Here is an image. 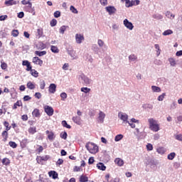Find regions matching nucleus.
I'll use <instances>...</instances> for the list:
<instances>
[{
  "mask_svg": "<svg viewBox=\"0 0 182 182\" xmlns=\"http://www.w3.org/2000/svg\"><path fill=\"white\" fill-rule=\"evenodd\" d=\"M31 75L32 76H33L34 77H38V76H39V73H38V71H36V70H31Z\"/></svg>",
  "mask_w": 182,
  "mask_h": 182,
  "instance_id": "35",
  "label": "nucleus"
},
{
  "mask_svg": "<svg viewBox=\"0 0 182 182\" xmlns=\"http://www.w3.org/2000/svg\"><path fill=\"white\" fill-rule=\"evenodd\" d=\"M73 122H74V123H75L76 124H78V126H80L82 124V119L80 118V117H73L72 119Z\"/></svg>",
  "mask_w": 182,
  "mask_h": 182,
  "instance_id": "13",
  "label": "nucleus"
},
{
  "mask_svg": "<svg viewBox=\"0 0 182 182\" xmlns=\"http://www.w3.org/2000/svg\"><path fill=\"white\" fill-rule=\"evenodd\" d=\"M21 106H22V101H17L16 103H14L13 109L15 110L18 109V107H21Z\"/></svg>",
  "mask_w": 182,
  "mask_h": 182,
  "instance_id": "25",
  "label": "nucleus"
},
{
  "mask_svg": "<svg viewBox=\"0 0 182 182\" xmlns=\"http://www.w3.org/2000/svg\"><path fill=\"white\" fill-rule=\"evenodd\" d=\"M149 123V129L152 130V132H159L160 130V127L157 124V121H156L153 118H150L148 119Z\"/></svg>",
  "mask_w": 182,
  "mask_h": 182,
  "instance_id": "2",
  "label": "nucleus"
},
{
  "mask_svg": "<svg viewBox=\"0 0 182 182\" xmlns=\"http://www.w3.org/2000/svg\"><path fill=\"white\" fill-rule=\"evenodd\" d=\"M75 41L77 43L80 44L82 43V41H85V37L82 36V34L77 33L75 35Z\"/></svg>",
  "mask_w": 182,
  "mask_h": 182,
  "instance_id": "11",
  "label": "nucleus"
},
{
  "mask_svg": "<svg viewBox=\"0 0 182 182\" xmlns=\"http://www.w3.org/2000/svg\"><path fill=\"white\" fill-rule=\"evenodd\" d=\"M60 97H61L62 100H65V99H66V97H68V94H66V92H62L60 94Z\"/></svg>",
  "mask_w": 182,
  "mask_h": 182,
  "instance_id": "59",
  "label": "nucleus"
},
{
  "mask_svg": "<svg viewBox=\"0 0 182 182\" xmlns=\"http://www.w3.org/2000/svg\"><path fill=\"white\" fill-rule=\"evenodd\" d=\"M164 36H168V35H173V31L168 29L162 33Z\"/></svg>",
  "mask_w": 182,
  "mask_h": 182,
  "instance_id": "30",
  "label": "nucleus"
},
{
  "mask_svg": "<svg viewBox=\"0 0 182 182\" xmlns=\"http://www.w3.org/2000/svg\"><path fill=\"white\" fill-rule=\"evenodd\" d=\"M5 5L7 6H12V5H16V1L14 0H6Z\"/></svg>",
  "mask_w": 182,
  "mask_h": 182,
  "instance_id": "17",
  "label": "nucleus"
},
{
  "mask_svg": "<svg viewBox=\"0 0 182 182\" xmlns=\"http://www.w3.org/2000/svg\"><path fill=\"white\" fill-rule=\"evenodd\" d=\"M124 25L129 31H133V28H134V26H133V23L132 22L129 21V20L127 18H125L124 20Z\"/></svg>",
  "mask_w": 182,
  "mask_h": 182,
  "instance_id": "6",
  "label": "nucleus"
},
{
  "mask_svg": "<svg viewBox=\"0 0 182 182\" xmlns=\"http://www.w3.org/2000/svg\"><path fill=\"white\" fill-rule=\"evenodd\" d=\"M9 145L10 146V147H12V149H16V147H18V144L12 141L9 142Z\"/></svg>",
  "mask_w": 182,
  "mask_h": 182,
  "instance_id": "46",
  "label": "nucleus"
},
{
  "mask_svg": "<svg viewBox=\"0 0 182 182\" xmlns=\"http://www.w3.org/2000/svg\"><path fill=\"white\" fill-rule=\"evenodd\" d=\"M88 181L87 176L85 175H81L80 176V182H87Z\"/></svg>",
  "mask_w": 182,
  "mask_h": 182,
  "instance_id": "34",
  "label": "nucleus"
},
{
  "mask_svg": "<svg viewBox=\"0 0 182 182\" xmlns=\"http://www.w3.org/2000/svg\"><path fill=\"white\" fill-rule=\"evenodd\" d=\"M55 164H56L57 166L63 164V159H59L56 161Z\"/></svg>",
  "mask_w": 182,
  "mask_h": 182,
  "instance_id": "58",
  "label": "nucleus"
},
{
  "mask_svg": "<svg viewBox=\"0 0 182 182\" xmlns=\"http://www.w3.org/2000/svg\"><path fill=\"white\" fill-rule=\"evenodd\" d=\"M70 11H71V12H73V14H78V12H79V11H77V9H76V8H75V6H70Z\"/></svg>",
  "mask_w": 182,
  "mask_h": 182,
  "instance_id": "51",
  "label": "nucleus"
},
{
  "mask_svg": "<svg viewBox=\"0 0 182 182\" xmlns=\"http://www.w3.org/2000/svg\"><path fill=\"white\" fill-rule=\"evenodd\" d=\"M171 109H177V103H176V102H172V104L171 105Z\"/></svg>",
  "mask_w": 182,
  "mask_h": 182,
  "instance_id": "61",
  "label": "nucleus"
},
{
  "mask_svg": "<svg viewBox=\"0 0 182 182\" xmlns=\"http://www.w3.org/2000/svg\"><path fill=\"white\" fill-rule=\"evenodd\" d=\"M36 132V127H30L28 129V133L31 134H35V132Z\"/></svg>",
  "mask_w": 182,
  "mask_h": 182,
  "instance_id": "48",
  "label": "nucleus"
},
{
  "mask_svg": "<svg viewBox=\"0 0 182 182\" xmlns=\"http://www.w3.org/2000/svg\"><path fill=\"white\" fill-rule=\"evenodd\" d=\"M85 147L91 154H96V153L99 151V146L92 142H88L86 144Z\"/></svg>",
  "mask_w": 182,
  "mask_h": 182,
  "instance_id": "1",
  "label": "nucleus"
},
{
  "mask_svg": "<svg viewBox=\"0 0 182 182\" xmlns=\"http://www.w3.org/2000/svg\"><path fill=\"white\" fill-rule=\"evenodd\" d=\"M151 89H152V91L155 93H160V92H161V88L156 85H152Z\"/></svg>",
  "mask_w": 182,
  "mask_h": 182,
  "instance_id": "21",
  "label": "nucleus"
},
{
  "mask_svg": "<svg viewBox=\"0 0 182 182\" xmlns=\"http://www.w3.org/2000/svg\"><path fill=\"white\" fill-rule=\"evenodd\" d=\"M49 155H46L44 156H40V161H48L49 160Z\"/></svg>",
  "mask_w": 182,
  "mask_h": 182,
  "instance_id": "42",
  "label": "nucleus"
},
{
  "mask_svg": "<svg viewBox=\"0 0 182 182\" xmlns=\"http://www.w3.org/2000/svg\"><path fill=\"white\" fill-rule=\"evenodd\" d=\"M105 117H106V114L105 112L100 111L98 116V123H103L105 122Z\"/></svg>",
  "mask_w": 182,
  "mask_h": 182,
  "instance_id": "10",
  "label": "nucleus"
},
{
  "mask_svg": "<svg viewBox=\"0 0 182 182\" xmlns=\"http://www.w3.org/2000/svg\"><path fill=\"white\" fill-rule=\"evenodd\" d=\"M37 33H38V36H39V38H41V36H42V35H43V29H42V28L37 29Z\"/></svg>",
  "mask_w": 182,
  "mask_h": 182,
  "instance_id": "54",
  "label": "nucleus"
},
{
  "mask_svg": "<svg viewBox=\"0 0 182 182\" xmlns=\"http://www.w3.org/2000/svg\"><path fill=\"white\" fill-rule=\"evenodd\" d=\"M27 87L28 89H30V90H33V89H35L36 86H35V84H33V82L29 81L27 83Z\"/></svg>",
  "mask_w": 182,
  "mask_h": 182,
  "instance_id": "27",
  "label": "nucleus"
},
{
  "mask_svg": "<svg viewBox=\"0 0 182 182\" xmlns=\"http://www.w3.org/2000/svg\"><path fill=\"white\" fill-rule=\"evenodd\" d=\"M58 23V21L55 18H53V20L50 21V26L53 27V26H56Z\"/></svg>",
  "mask_w": 182,
  "mask_h": 182,
  "instance_id": "50",
  "label": "nucleus"
},
{
  "mask_svg": "<svg viewBox=\"0 0 182 182\" xmlns=\"http://www.w3.org/2000/svg\"><path fill=\"white\" fill-rule=\"evenodd\" d=\"M54 16H55V18H59V17H60V11H56L54 13Z\"/></svg>",
  "mask_w": 182,
  "mask_h": 182,
  "instance_id": "64",
  "label": "nucleus"
},
{
  "mask_svg": "<svg viewBox=\"0 0 182 182\" xmlns=\"http://www.w3.org/2000/svg\"><path fill=\"white\" fill-rule=\"evenodd\" d=\"M44 111L48 114V116H53V108L49 105L44 107Z\"/></svg>",
  "mask_w": 182,
  "mask_h": 182,
  "instance_id": "5",
  "label": "nucleus"
},
{
  "mask_svg": "<svg viewBox=\"0 0 182 182\" xmlns=\"http://www.w3.org/2000/svg\"><path fill=\"white\" fill-rule=\"evenodd\" d=\"M60 137L61 139H63L64 140H66L68 139V133L66 132H63L60 134Z\"/></svg>",
  "mask_w": 182,
  "mask_h": 182,
  "instance_id": "37",
  "label": "nucleus"
},
{
  "mask_svg": "<svg viewBox=\"0 0 182 182\" xmlns=\"http://www.w3.org/2000/svg\"><path fill=\"white\" fill-rule=\"evenodd\" d=\"M152 18H154V19H158V20H160V19H163V16L161 14H154L152 16Z\"/></svg>",
  "mask_w": 182,
  "mask_h": 182,
  "instance_id": "41",
  "label": "nucleus"
},
{
  "mask_svg": "<svg viewBox=\"0 0 182 182\" xmlns=\"http://www.w3.org/2000/svg\"><path fill=\"white\" fill-rule=\"evenodd\" d=\"M79 81L80 83L84 85V86H87L92 83V80L90 79L87 76H86L85 74H81L79 76Z\"/></svg>",
  "mask_w": 182,
  "mask_h": 182,
  "instance_id": "3",
  "label": "nucleus"
},
{
  "mask_svg": "<svg viewBox=\"0 0 182 182\" xmlns=\"http://www.w3.org/2000/svg\"><path fill=\"white\" fill-rule=\"evenodd\" d=\"M128 58L129 62H134L135 60H137V56L134 54H131Z\"/></svg>",
  "mask_w": 182,
  "mask_h": 182,
  "instance_id": "26",
  "label": "nucleus"
},
{
  "mask_svg": "<svg viewBox=\"0 0 182 182\" xmlns=\"http://www.w3.org/2000/svg\"><path fill=\"white\" fill-rule=\"evenodd\" d=\"M48 176L49 177H52L54 180H56L58 178V173H56L55 171H50L48 172Z\"/></svg>",
  "mask_w": 182,
  "mask_h": 182,
  "instance_id": "14",
  "label": "nucleus"
},
{
  "mask_svg": "<svg viewBox=\"0 0 182 182\" xmlns=\"http://www.w3.org/2000/svg\"><path fill=\"white\" fill-rule=\"evenodd\" d=\"M156 151L159 154H164V153H166V150H164L163 147L158 148Z\"/></svg>",
  "mask_w": 182,
  "mask_h": 182,
  "instance_id": "39",
  "label": "nucleus"
},
{
  "mask_svg": "<svg viewBox=\"0 0 182 182\" xmlns=\"http://www.w3.org/2000/svg\"><path fill=\"white\" fill-rule=\"evenodd\" d=\"M46 134H47L48 139L50 141H53V140H55V137H56V136L55 135V133H53V132L52 131H49V130L46 131Z\"/></svg>",
  "mask_w": 182,
  "mask_h": 182,
  "instance_id": "7",
  "label": "nucleus"
},
{
  "mask_svg": "<svg viewBox=\"0 0 182 182\" xmlns=\"http://www.w3.org/2000/svg\"><path fill=\"white\" fill-rule=\"evenodd\" d=\"M174 157H176V153L172 152L168 155L167 159L168 160H174Z\"/></svg>",
  "mask_w": 182,
  "mask_h": 182,
  "instance_id": "38",
  "label": "nucleus"
},
{
  "mask_svg": "<svg viewBox=\"0 0 182 182\" xmlns=\"http://www.w3.org/2000/svg\"><path fill=\"white\" fill-rule=\"evenodd\" d=\"M86 60L90 62V63H93V58H92V55H89V54L85 55Z\"/></svg>",
  "mask_w": 182,
  "mask_h": 182,
  "instance_id": "43",
  "label": "nucleus"
},
{
  "mask_svg": "<svg viewBox=\"0 0 182 182\" xmlns=\"http://www.w3.org/2000/svg\"><path fill=\"white\" fill-rule=\"evenodd\" d=\"M165 15H166V18H168V19H174V18H176V15L171 14V11H167L165 13Z\"/></svg>",
  "mask_w": 182,
  "mask_h": 182,
  "instance_id": "19",
  "label": "nucleus"
},
{
  "mask_svg": "<svg viewBox=\"0 0 182 182\" xmlns=\"http://www.w3.org/2000/svg\"><path fill=\"white\" fill-rule=\"evenodd\" d=\"M1 163L4 166H9V164H11V160H9L8 158H4L3 159Z\"/></svg>",
  "mask_w": 182,
  "mask_h": 182,
  "instance_id": "24",
  "label": "nucleus"
},
{
  "mask_svg": "<svg viewBox=\"0 0 182 182\" xmlns=\"http://www.w3.org/2000/svg\"><path fill=\"white\" fill-rule=\"evenodd\" d=\"M32 114L34 117H41V112H39V109H35L33 111Z\"/></svg>",
  "mask_w": 182,
  "mask_h": 182,
  "instance_id": "23",
  "label": "nucleus"
},
{
  "mask_svg": "<svg viewBox=\"0 0 182 182\" xmlns=\"http://www.w3.org/2000/svg\"><path fill=\"white\" fill-rule=\"evenodd\" d=\"M50 50L53 53H59V48L55 46H50Z\"/></svg>",
  "mask_w": 182,
  "mask_h": 182,
  "instance_id": "28",
  "label": "nucleus"
},
{
  "mask_svg": "<svg viewBox=\"0 0 182 182\" xmlns=\"http://www.w3.org/2000/svg\"><path fill=\"white\" fill-rule=\"evenodd\" d=\"M175 139H176V140H178V141H182V134H179L175 135Z\"/></svg>",
  "mask_w": 182,
  "mask_h": 182,
  "instance_id": "53",
  "label": "nucleus"
},
{
  "mask_svg": "<svg viewBox=\"0 0 182 182\" xmlns=\"http://www.w3.org/2000/svg\"><path fill=\"white\" fill-rule=\"evenodd\" d=\"M24 11H26V12H31V11H32V4L24 6Z\"/></svg>",
  "mask_w": 182,
  "mask_h": 182,
  "instance_id": "36",
  "label": "nucleus"
},
{
  "mask_svg": "<svg viewBox=\"0 0 182 182\" xmlns=\"http://www.w3.org/2000/svg\"><path fill=\"white\" fill-rule=\"evenodd\" d=\"M122 139H123V134H118L115 136L114 141H120V140H122Z\"/></svg>",
  "mask_w": 182,
  "mask_h": 182,
  "instance_id": "47",
  "label": "nucleus"
},
{
  "mask_svg": "<svg viewBox=\"0 0 182 182\" xmlns=\"http://www.w3.org/2000/svg\"><path fill=\"white\" fill-rule=\"evenodd\" d=\"M164 97H166V92L162 93L158 97L159 102H163V100H164Z\"/></svg>",
  "mask_w": 182,
  "mask_h": 182,
  "instance_id": "45",
  "label": "nucleus"
},
{
  "mask_svg": "<svg viewBox=\"0 0 182 182\" xmlns=\"http://www.w3.org/2000/svg\"><path fill=\"white\" fill-rule=\"evenodd\" d=\"M21 4L22 5H29V4H32V3L29 0L28 1L23 0L21 1Z\"/></svg>",
  "mask_w": 182,
  "mask_h": 182,
  "instance_id": "62",
  "label": "nucleus"
},
{
  "mask_svg": "<svg viewBox=\"0 0 182 182\" xmlns=\"http://www.w3.org/2000/svg\"><path fill=\"white\" fill-rule=\"evenodd\" d=\"M45 86H46V83L45 82V80H42L40 82V89L41 90H43L45 89Z\"/></svg>",
  "mask_w": 182,
  "mask_h": 182,
  "instance_id": "49",
  "label": "nucleus"
},
{
  "mask_svg": "<svg viewBox=\"0 0 182 182\" xmlns=\"http://www.w3.org/2000/svg\"><path fill=\"white\" fill-rule=\"evenodd\" d=\"M35 55H37V56H44V55H46V51H35Z\"/></svg>",
  "mask_w": 182,
  "mask_h": 182,
  "instance_id": "40",
  "label": "nucleus"
},
{
  "mask_svg": "<svg viewBox=\"0 0 182 182\" xmlns=\"http://www.w3.org/2000/svg\"><path fill=\"white\" fill-rule=\"evenodd\" d=\"M168 62H169L171 66L174 67V66H176V65H177V63L176 62V60L173 58H169Z\"/></svg>",
  "mask_w": 182,
  "mask_h": 182,
  "instance_id": "32",
  "label": "nucleus"
},
{
  "mask_svg": "<svg viewBox=\"0 0 182 182\" xmlns=\"http://www.w3.org/2000/svg\"><path fill=\"white\" fill-rule=\"evenodd\" d=\"M118 117L121 120H123L124 122H127V123L129 122V121H127V119H129V115H127V114H126V113H123L122 112H119Z\"/></svg>",
  "mask_w": 182,
  "mask_h": 182,
  "instance_id": "8",
  "label": "nucleus"
},
{
  "mask_svg": "<svg viewBox=\"0 0 182 182\" xmlns=\"http://www.w3.org/2000/svg\"><path fill=\"white\" fill-rule=\"evenodd\" d=\"M91 49H92V50H93V52H95V53H96V55H99L100 48H99V47H97V45H96V44L92 45Z\"/></svg>",
  "mask_w": 182,
  "mask_h": 182,
  "instance_id": "18",
  "label": "nucleus"
},
{
  "mask_svg": "<svg viewBox=\"0 0 182 182\" xmlns=\"http://www.w3.org/2000/svg\"><path fill=\"white\" fill-rule=\"evenodd\" d=\"M33 63H35L36 65H39L40 66H42L43 65V60H41L38 57H34L33 58Z\"/></svg>",
  "mask_w": 182,
  "mask_h": 182,
  "instance_id": "12",
  "label": "nucleus"
},
{
  "mask_svg": "<svg viewBox=\"0 0 182 182\" xmlns=\"http://www.w3.org/2000/svg\"><path fill=\"white\" fill-rule=\"evenodd\" d=\"M142 107L145 109L153 110V105L151 104H144Z\"/></svg>",
  "mask_w": 182,
  "mask_h": 182,
  "instance_id": "22",
  "label": "nucleus"
},
{
  "mask_svg": "<svg viewBox=\"0 0 182 182\" xmlns=\"http://www.w3.org/2000/svg\"><path fill=\"white\" fill-rule=\"evenodd\" d=\"M48 92L53 94L56 92V85L54 83L50 85Z\"/></svg>",
  "mask_w": 182,
  "mask_h": 182,
  "instance_id": "16",
  "label": "nucleus"
},
{
  "mask_svg": "<svg viewBox=\"0 0 182 182\" xmlns=\"http://www.w3.org/2000/svg\"><path fill=\"white\" fill-rule=\"evenodd\" d=\"M82 170V168L80 166H75L73 168L74 172L80 171Z\"/></svg>",
  "mask_w": 182,
  "mask_h": 182,
  "instance_id": "60",
  "label": "nucleus"
},
{
  "mask_svg": "<svg viewBox=\"0 0 182 182\" xmlns=\"http://www.w3.org/2000/svg\"><path fill=\"white\" fill-rule=\"evenodd\" d=\"M100 2L101 5H103V6H106V5H107V0H100Z\"/></svg>",
  "mask_w": 182,
  "mask_h": 182,
  "instance_id": "63",
  "label": "nucleus"
},
{
  "mask_svg": "<svg viewBox=\"0 0 182 182\" xmlns=\"http://www.w3.org/2000/svg\"><path fill=\"white\" fill-rule=\"evenodd\" d=\"M67 52L68 53V55H70V56H71V58H75V51L73 50V49H68Z\"/></svg>",
  "mask_w": 182,
  "mask_h": 182,
  "instance_id": "44",
  "label": "nucleus"
},
{
  "mask_svg": "<svg viewBox=\"0 0 182 182\" xmlns=\"http://www.w3.org/2000/svg\"><path fill=\"white\" fill-rule=\"evenodd\" d=\"M114 163L115 164H117V166H119V167H122V166L124 164V161H123V160L120 158H116L114 160Z\"/></svg>",
  "mask_w": 182,
  "mask_h": 182,
  "instance_id": "15",
  "label": "nucleus"
},
{
  "mask_svg": "<svg viewBox=\"0 0 182 182\" xmlns=\"http://www.w3.org/2000/svg\"><path fill=\"white\" fill-rule=\"evenodd\" d=\"M107 12H108L109 15H113L117 11L116 8L113 6H109L105 8Z\"/></svg>",
  "mask_w": 182,
  "mask_h": 182,
  "instance_id": "9",
  "label": "nucleus"
},
{
  "mask_svg": "<svg viewBox=\"0 0 182 182\" xmlns=\"http://www.w3.org/2000/svg\"><path fill=\"white\" fill-rule=\"evenodd\" d=\"M1 136L3 137V141H6L8 140V132L4 131L1 134Z\"/></svg>",
  "mask_w": 182,
  "mask_h": 182,
  "instance_id": "29",
  "label": "nucleus"
},
{
  "mask_svg": "<svg viewBox=\"0 0 182 182\" xmlns=\"http://www.w3.org/2000/svg\"><path fill=\"white\" fill-rule=\"evenodd\" d=\"M146 149L148 150V151H151V150H153V144H147Z\"/></svg>",
  "mask_w": 182,
  "mask_h": 182,
  "instance_id": "57",
  "label": "nucleus"
},
{
  "mask_svg": "<svg viewBox=\"0 0 182 182\" xmlns=\"http://www.w3.org/2000/svg\"><path fill=\"white\" fill-rule=\"evenodd\" d=\"M126 4H129L128 6H127V8H130V6H136L137 5L140 4V0H132L130 1V0H126Z\"/></svg>",
  "mask_w": 182,
  "mask_h": 182,
  "instance_id": "4",
  "label": "nucleus"
},
{
  "mask_svg": "<svg viewBox=\"0 0 182 182\" xmlns=\"http://www.w3.org/2000/svg\"><path fill=\"white\" fill-rule=\"evenodd\" d=\"M81 92H83L84 93H89L90 92V88L88 87H82Z\"/></svg>",
  "mask_w": 182,
  "mask_h": 182,
  "instance_id": "55",
  "label": "nucleus"
},
{
  "mask_svg": "<svg viewBox=\"0 0 182 182\" xmlns=\"http://www.w3.org/2000/svg\"><path fill=\"white\" fill-rule=\"evenodd\" d=\"M68 28H69V26H61L59 29L60 33H62V35H63V33H65V31H66V29H68Z\"/></svg>",
  "mask_w": 182,
  "mask_h": 182,
  "instance_id": "33",
  "label": "nucleus"
},
{
  "mask_svg": "<svg viewBox=\"0 0 182 182\" xmlns=\"http://www.w3.org/2000/svg\"><path fill=\"white\" fill-rule=\"evenodd\" d=\"M97 44L100 46V48H103V46L105 45V42L102 41L101 39H98Z\"/></svg>",
  "mask_w": 182,
  "mask_h": 182,
  "instance_id": "56",
  "label": "nucleus"
},
{
  "mask_svg": "<svg viewBox=\"0 0 182 182\" xmlns=\"http://www.w3.org/2000/svg\"><path fill=\"white\" fill-rule=\"evenodd\" d=\"M11 35L14 38H16V36H18V35H19V31L18 30H13L11 32Z\"/></svg>",
  "mask_w": 182,
  "mask_h": 182,
  "instance_id": "52",
  "label": "nucleus"
},
{
  "mask_svg": "<svg viewBox=\"0 0 182 182\" xmlns=\"http://www.w3.org/2000/svg\"><path fill=\"white\" fill-rule=\"evenodd\" d=\"M61 124L63 127H66V129H72V126L68 124V122L65 120L62 121Z\"/></svg>",
  "mask_w": 182,
  "mask_h": 182,
  "instance_id": "31",
  "label": "nucleus"
},
{
  "mask_svg": "<svg viewBox=\"0 0 182 182\" xmlns=\"http://www.w3.org/2000/svg\"><path fill=\"white\" fill-rule=\"evenodd\" d=\"M97 167L99 170H102V171H105L106 170V166H105V164L102 162L97 164Z\"/></svg>",
  "mask_w": 182,
  "mask_h": 182,
  "instance_id": "20",
  "label": "nucleus"
}]
</instances>
